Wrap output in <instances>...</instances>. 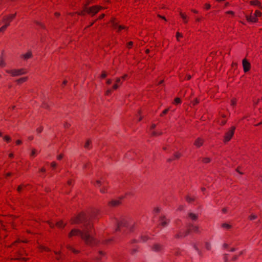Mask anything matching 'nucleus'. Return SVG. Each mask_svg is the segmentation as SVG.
<instances>
[{"instance_id":"nucleus-1","label":"nucleus","mask_w":262,"mask_h":262,"mask_svg":"<svg viewBox=\"0 0 262 262\" xmlns=\"http://www.w3.org/2000/svg\"><path fill=\"white\" fill-rule=\"evenodd\" d=\"M94 230L92 224H86L83 225L82 230L78 229H73L68 234L71 238L74 236H80L81 239L86 245L94 246L97 244V241L94 237Z\"/></svg>"},{"instance_id":"nucleus-2","label":"nucleus","mask_w":262,"mask_h":262,"mask_svg":"<svg viewBox=\"0 0 262 262\" xmlns=\"http://www.w3.org/2000/svg\"><path fill=\"white\" fill-rule=\"evenodd\" d=\"M16 16V13L9 14L4 16L0 18V34H3L10 25V23L13 21Z\"/></svg>"},{"instance_id":"nucleus-3","label":"nucleus","mask_w":262,"mask_h":262,"mask_svg":"<svg viewBox=\"0 0 262 262\" xmlns=\"http://www.w3.org/2000/svg\"><path fill=\"white\" fill-rule=\"evenodd\" d=\"M86 217L85 214L84 212H81L71 218L70 223L71 224H79L83 223H84V225L88 223L91 224L90 222L87 223L86 222Z\"/></svg>"},{"instance_id":"nucleus-4","label":"nucleus","mask_w":262,"mask_h":262,"mask_svg":"<svg viewBox=\"0 0 262 262\" xmlns=\"http://www.w3.org/2000/svg\"><path fill=\"white\" fill-rule=\"evenodd\" d=\"M5 71L13 77L23 75L28 73V70L25 68L7 69Z\"/></svg>"},{"instance_id":"nucleus-5","label":"nucleus","mask_w":262,"mask_h":262,"mask_svg":"<svg viewBox=\"0 0 262 262\" xmlns=\"http://www.w3.org/2000/svg\"><path fill=\"white\" fill-rule=\"evenodd\" d=\"M235 129L236 127L234 126H232L230 127L227 132H225L223 137L224 143H226L231 140L234 134Z\"/></svg>"},{"instance_id":"nucleus-6","label":"nucleus","mask_w":262,"mask_h":262,"mask_svg":"<svg viewBox=\"0 0 262 262\" xmlns=\"http://www.w3.org/2000/svg\"><path fill=\"white\" fill-rule=\"evenodd\" d=\"M94 185L95 186L98 187L102 186V187L100 189V191L101 193H104L107 192V183L104 181H102L101 180H97L95 182Z\"/></svg>"},{"instance_id":"nucleus-7","label":"nucleus","mask_w":262,"mask_h":262,"mask_svg":"<svg viewBox=\"0 0 262 262\" xmlns=\"http://www.w3.org/2000/svg\"><path fill=\"white\" fill-rule=\"evenodd\" d=\"M111 24L112 25L114 29L116 30L117 32H121L123 30H126L127 27L125 26L119 25L118 21L116 18H113L111 20Z\"/></svg>"},{"instance_id":"nucleus-8","label":"nucleus","mask_w":262,"mask_h":262,"mask_svg":"<svg viewBox=\"0 0 262 262\" xmlns=\"http://www.w3.org/2000/svg\"><path fill=\"white\" fill-rule=\"evenodd\" d=\"M103 8L101 6L96 5L91 7H88V14H91L92 16L97 13L100 10L103 9Z\"/></svg>"},{"instance_id":"nucleus-9","label":"nucleus","mask_w":262,"mask_h":262,"mask_svg":"<svg viewBox=\"0 0 262 262\" xmlns=\"http://www.w3.org/2000/svg\"><path fill=\"white\" fill-rule=\"evenodd\" d=\"M188 232L186 233L184 235H181L180 236V237L185 236L187 234H188L189 232H194V233H200L201 232V229H200V228L198 226H196V225L189 226L188 228Z\"/></svg>"},{"instance_id":"nucleus-10","label":"nucleus","mask_w":262,"mask_h":262,"mask_svg":"<svg viewBox=\"0 0 262 262\" xmlns=\"http://www.w3.org/2000/svg\"><path fill=\"white\" fill-rule=\"evenodd\" d=\"M243 70L245 73L248 72L251 69L250 63L246 59H244L242 61Z\"/></svg>"},{"instance_id":"nucleus-11","label":"nucleus","mask_w":262,"mask_h":262,"mask_svg":"<svg viewBox=\"0 0 262 262\" xmlns=\"http://www.w3.org/2000/svg\"><path fill=\"white\" fill-rule=\"evenodd\" d=\"M89 5V2L87 3V4H84L82 7V10L79 12H76L75 13L71 14V15L73 16L74 14H77L79 15H85L86 13L88 14V7L87 6Z\"/></svg>"},{"instance_id":"nucleus-12","label":"nucleus","mask_w":262,"mask_h":262,"mask_svg":"<svg viewBox=\"0 0 262 262\" xmlns=\"http://www.w3.org/2000/svg\"><path fill=\"white\" fill-rule=\"evenodd\" d=\"M17 256L13 258L14 259L23 260L24 261H26L27 260V258L21 257V256H23L25 253V251L24 250V248L20 249L19 250H18L17 251Z\"/></svg>"},{"instance_id":"nucleus-13","label":"nucleus","mask_w":262,"mask_h":262,"mask_svg":"<svg viewBox=\"0 0 262 262\" xmlns=\"http://www.w3.org/2000/svg\"><path fill=\"white\" fill-rule=\"evenodd\" d=\"M122 84L121 78L117 77L115 79V83L113 85L114 90H117Z\"/></svg>"},{"instance_id":"nucleus-14","label":"nucleus","mask_w":262,"mask_h":262,"mask_svg":"<svg viewBox=\"0 0 262 262\" xmlns=\"http://www.w3.org/2000/svg\"><path fill=\"white\" fill-rule=\"evenodd\" d=\"M204 142V140L203 138H198L194 142V145L197 147L199 148L202 146Z\"/></svg>"},{"instance_id":"nucleus-15","label":"nucleus","mask_w":262,"mask_h":262,"mask_svg":"<svg viewBox=\"0 0 262 262\" xmlns=\"http://www.w3.org/2000/svg\"><path fill=\"white\" fill-rule=\"evenodd\" d=\"M100 211L97 209H94L91 214V218L92 219H97L98 216L100 215Z\"/></svg>"},{"instance_id":"nucleus-16","label":"nucleus","mask_w":262,"mask_h":262,"mask_svg":"<svg viewBox=\"0 0 262 262\" xmlns=\"http://www.w3.org/2000/svg\"><path fill=\"white\" fill-rule=\"evenodd\" d=\"M246 17L247 21L249 22L256 23L258 21V19L256 18L254 15H252L251 14L250 15H247Z\"/></svg>"},{"instance_id":"nucleus-17","label":"nucleus","mask_w":262,"mask_h":262,"mask_svg":"<svg viewBox=\"0 0 262 262\" xmlns=\"http://www.w3.org/2000/svg\"><path fill=\"white\" fill-rule=\"evenodd\" d=\"M169 223V220L165 217H161L159 220V224L162 226L164 227L166 226Z\"/></svg>"},{"instance_id":"nucleus-18","label":"nucleus","mask_w":262,"mask_h":262,"mask_svg":"<svg viewBox=\"0 0 262 262\" xmlns=\"http://www.w3.org/2000/svg\"><path fill=\"white\" fill-rule=\"evenodd\" d=\"M32 54L31 51H28L25 54H23L21 55V58L24 59V60H28L32 57Z\"/></svg>"},{"instance_id":"nucleus-19","label":"nucleus","mask_w":262,"mask_h":262,"mask_svg":"<svg viewBox=\"0 0 262 262\" xmlns=\"http://www.w3.org/2000/svg\"><path fill=\"white\" fill-rule=\"evenodd\" d=\"M120 204H121L120 201L117 200H112L111 201L109 202L108 204L110 206L116 207V206H118V205H119Z\"/></svg>"},{"instance_id":"nucleus-20","label":"nucleus","mask_w":262,"mask_h":262,"mask_svg":"<svg viewBox=\"0 0 262 262\" xmlns=\"http://www.w3.org/2000/svg\"><path fill=\"white\" fill-rule=\"evenodd\" d=\"M181 157V153L179 152H175L172 157L171 158H170L168 160V161L169 162H170L172 160H176V159H179L180 157Z\"/></svg>"},{"instance_id":"nucleus-21","label":"nucleus","mask_w":262,"mask_h":262,"mask_svg":"<svg viewBox=\"0 0 262 262\" xmlns=\"http://www.w3.org/2000/svg\"><path fill=\"white\" fill-rule=\"evenodd\" d=\"M28 79V77H21L20 78H19L18 79H17L15 82L18 84H22L23 83L27 81Z\"/></svg>"},{"instance_id":"nucleus-22","label":"nucleus","mask_w":262,"mask_h":262,"mask_svg":"<svg viewBox=\"0 0 262 262\" xmlns=\"http://www.w3.org/2000/svg\"><path fill=\"white\" fill-rule=\"evenodd\" d=\"M180 15L181 18L183 19V22L185 24H187L188 23V17L187 15L185 13H182V12H180Z\"/></svg>"},{"instance_id":"nucleus-23","label":"nucleus","mask_w":262,"mask_h":262,"mask_svg":"<svg viewBox=\"0 0 262 262\" xmlns=\"http://www.w3.org/2000/svg\"><path fill=\"white\" fill-rule=\"evenodd\" d=\"M188 217L192 220V221H196L198 219V216L197 214L193 213H189L188 214Z\"/></svg>"},{"instance_id":"nucleus-24","label":"nucleus","mask_w":262,"mask_h":262,"mask_svg":"<svg viewBox=\"0 0 262 262\" xmlns=\"http://www.w3.org/2000/svg\"><path fill=\"white\" fill-rule=\"evenodd\" d=\"M67 248L68 250L72 251V252L74 253V254H77L79 252V251L75 249L72 246H70V245H67Z\"/></svg>"},{"instance_id":"nucleus-25","label":"nucleus","mask_w":262,"mask_h":262,"mask_svg":"<svg viewBox=\"0 0 262 262\" xmlns=\"http://www.w3.org/2000/svg\"><path fill=\"white\" fill-rule=\"evenodd\" d=\"M250 4L252 6H256L258 7L261 6V4L260 2L257 0L251 1L250 2Z\"/></svg>"},{"instance_id":"nucleus-26","label":"nucleus","mask_w":262,"mask_h":262,"mask_svg":"<svg viewBox=\"0 0 262 262\" xmlns=\"http://www.w3.org/2000/svg\"><path fill=\"white\" fill-rule=\"evenodd\" d=\"M27 241L25 240V241H20L19 239H18V240H16V241H15L13 244L11 246V247H13V246H16V247H18V245L20 243H27Z\"/></svg>"},{"instance_id":"nucleus-27","label":"nucleus","mask_w":262,"mask_h":262,"mask_svg":"<svg viewBox=\"0 0 262 262\" xmlns=\"http://www.w3.org/2000/svg\"><path fill=\"white\" fill-rule=\"evenodd\" d=\"M152 249L155 251H159L162 249V246L159 244H156L153 246Z\"/></svg>"},{"instance_id":"nucleus-28","label":"nucleus","mask_w":262,"mask_h":262,"mask_svg":"<svg viewBox=\"0 0 262 262\" xmlns=\"http://www.w3.org/2000/svg\"><path fill=\"white\" fill-rule=\"evenodd\" d=\"M91 143H92V142L90 140H88L85 144H84V148H86V149H90L91 148Z\"/></svg>"},{"instance_id":"nucleus-29","label":"nucleus","mask_w":262,"mask_h":262,"mask_svg":"<svg viewBox=\"0 0 262 262\" xmlns=\"http://www.w3.org/2000/svg\"><path fill=\"white\" fill-rule=\"evenodd\" d=\"M221 227L226 230H229L231 228V225L227 223H223L222 224Z\"/></svg>"},{"instance_id":"nucleus-30","label":"nucleus","mask_w":262,"mask_h":262,"mask_svg":"<svg viewBox=\"0 0 262 262\" xmlns=\"http://www.w3.org/2000/svg\"><path fill=\"white\" fill-rule=\"evenodd\" d=\"M202 162L204 164H207L211 162V159L209 157H204L202 159Z\"/></svg>"},{"instance_id":"nucleus-31","label":"nucleus","mask_w":262,"mask_h":262,"mask_svg":"<svg viewBox=\"0 0 262 262\" xmlns=\"http://www.w3.org/2000/svg\"><path fill=\"white\" fill-rule=\"evenodd\" d=\"M56 226L59 228H62L65 226V224H63L62 221H60L56 223Z\"/></svg>"},{"instance_id":"nucleus-32","label":"nucleus","mask_w":262,"mask_h":262,"mask_svg":"<svg viewBox=\"0 0 262 262\" xmlns=\"http://www.w3.org/2000/svg\"><path fill=\"white\" fill-rule=\"evenodd\" d=\"M218 122L221 125H224L227 122V120L226 119L220 118L219 119Z\"/></svg>"},{"instance_id":"nucleus-33","label":"nucleus","mask_w":262,"mask_h":262,"mask_svg":"<svg viewBox=\"0 0 262 262\" xmlns=\"http://www.w3.org/2000/svg\"><path fill=\"white\" fill-rule=\"evenodd\" d=\"M6 66V63L3 57L0 58V67L4 68Z\"/></svg>"},{"instance_id":"nucleus-34","label":"nucleus","mask_w":262,"mask_h":262,"mask_svg":"<svg viewBox=\"0 0 262 262\" xmlns=\"http://www.w3.org/2000/svg\"><path fill=\"white\" fill-rule=\"evenodd\" d=\"M39 249L41 251H47V252L51 251V250L49 248L43 246H40Z\"/></svg>"},{"instance_id":"nucleus-35","label":"nucleus","mask_w":262,"mask_h":262,"mask_svg":"<svg viewBox=\"0 0 262 262\" xmlns=\"http://www.w3.org/2000/svg\"><path fill=\"white\" fill-rule=\"evenodd\" d=\"M186 200L188 203H191V202L194 201V198H192V197H191L190 196H187L186 198Z\"/></svg>"},{"instance_id":"nucleus-36","label":"nucleus","mask_w":262,"mask_h":262,"mask_svg":"<svg viewBox=\"0 0 262 262\" xmlns=\"http://www.w3.org/2000/svg\"><path fill=\"white\" fill-rule=\"evenodd\" d=\"M237 104V100L235 98H232L231 100L230 104L232 106H235Z\"/></svg>"},{"instance_id":"nucleus-37","label":"nucleus","mask_w":262,"mask_h":262,"mask_svg":"<svg viewBox=\"0 0 262 262\" xmlns=\"http://www.w3.org/2000/svg\"><path fill=\"white\" fill-rule=\"evenodd\" d=\"M151 135L152 136H158L159 135H161L162 134V133L160 132H157L155 131H152L151 132Z\"/></svg>"},{"instance_id":"nucleus-38","label":"nucleus","mask_w":262,"mask_h":262,"mask_svg":"<svg viewBox=\"0 0 262 262\" xmlns=\"http://www.w3.org/2000/svg\"><path fill=\"white\" fill-rule=\"evenodd\" d=\"M254 15L256 18H257V17H260L261 16V12L259 10H256Z\"/></svg>"},{"instance_id":"nucleus-39","label":"nucleus","mask_w":262,"mask_h":262,"mask_svg":"<svg viewBox=\"0 0 262 262\" xmlns=\"http://www.w3.org/2000/svg\"><path fill=\"white\" fill-rule=\"evenodd\" d=\"M257 217V215L254 214H252L249 216V219L251 221L254 220Z\"/></svg>"},{"instance_id":"nucleus-40","label":"nucleus","mask_w":262,"mask_h":262,"mask_svg":"<svg viewBox=\"0 0 262 262\" xmlns=\"http://www.w3.org/2000/svg\"><path fill=\"white\" fill-rule=\"evenodd\" d=\"M54 253L56 255V259L58 260H59L61 258V257H60L61 251L57 252V251H55Z\"/></svg>"},{"instance_id":"nucleus-41","label":"nucleus","mask_w":262,"mask_h":262,"mask_svg":"<svg viewBox=\"0 0 262 262\" xmlns=\"http://www.w3.org/2000/svg\"><path fill=\"white\" fill-rule=\"evenodd\" d=\"M126 221L121 222V223H119V224H118V229H120V228L122 226H126Z\"/></svg>"},{"instance_id":"nucleus-42","label":"nucleus","mask_w":262,"mask_h":262,"mask_svg":"<svg viewBox=\"0 0 262 262\" xmlns=\"http://www.w3.org/2000/svg\"><path fill=\"white\" fill-rule=\"evenodd\" d=\"M113 90H114L113 89V88L109 89L107 90V91L105 93V95H106V96L110 95L112 94Z\"/></svg>"},{"instance_id":"nucleus-43","label":"nucleus","mask_w":262,"mask_h":262,"mask_svg":"<svg viewBox=\"0 0 262 262\" xmlns=\"http://www.w3.org/2000/svg\"><path fill=\"white\" fill-rule=\"evenodd\" d=\"M174 103L175 104H178L181 103V100L179 98H176L174 100Z\"/></svg>"},{"instance_id":"nucleus-44","label":"nucleus","mask_w":262,"mask_h":262,"mask_svg":"<svg viewBox=\"0 0 262 262\" xmlns=\"http://www.w3.org/2000/svg\"><path fill=\"white\" fill-rule=\"evenodd\" d=\"M4 140L9 143L11 141V138L9 136H5L3 138Z\"/></svg>"},{"instance_id":"nucleus-45","label":"nucleus","mask_w":262,"mask_h":262,"mask_svg":"<svg viewBox=\"0 0 262 262\" xmlns=\"http://www.w3.org/2000/svg\"><path fill=\"white\" fill-rule=\"evenodd\" d=\"M25 187V186L24 185H19L18 188H17V191L20 192H21L23 189Z\"/></svg>"},{"instance_id":"nucleus-46","label":"nucleus","mask_w":262,"mask_h":262,"mask_svg":"<svg viewBox=\"0 0 262 262\" xmlns=\"http://www.w3.org/2000/svg\"><path fill=\"white\" fill-rule=\"evenodd\" d=\"M168 111H169L168 108L165 109L163 111V112L161 114L160 116H163L164 115H166L168 113Z\"/></svg>"},{"instance_id":"nucleus-47","label":"nucleus","mask_w":262,"mask_h":262,"mask_svg":"<svg viewBox=\"0 0 262 262\" xmlns=\"http://www.w3.org/2000/svg\"><path fill=\"white\" fill-rule=\"evenodd\" d=\"M43 130V127L42 126H39L36 129V132L38 134L41 133Z\"/></svg>"},{"instance_id":"nucleus-48","label":"nucleus","mask_w":262,"mask_h":262,"mask_svg":"<svg viewBox=\"0 0 262 262\" xmlns=\"http://www.w3.org/2000/svg\"><path fill=\"white\" fill-rule=\"evenodd\" d=\"M133 41H129L127 43V47L128 48V49H130L132 48L133 46Z\"/></svg>"},{"instance_id":"nucleus-49","label":"nucleus","mask_w":262,"mask_h":262,"mask_svg":"<svg viewBox=\"0 0 262 262\" xmlns=\"http://www.w3.org/2000/svg\"><path fill=\"white\" fill-rule=\"evenodd\" d=\"M36 149H33L32 150V151H31V155L30 156L31 157H35L36 156Z\"/></svg>"},{"instance_id":"nucleus-50","label":"nucleus","mask_w":262,"mask_h":262,"mask_svg":"<svg viewBox=\"0 0 262 262\" xmlns=\"http://www.w3.org/2000/svg\"><path fill=\"white\" fill-rule=\"evenodd\" d=\"M182 37V35L181 34H180L179 32H177V34H176V37H177V39L178 41H179V38L180 37Z\"/></svg>"},{"instance_id":"nucleus-51","label":"nucleus","mask_w":262,"mask_h":262,"mask_svg":"<svg viewBox=\"0 0 262 262\" xmlns=\"http://www.w3.org/2000/svg\"><path fill=\"white\" fill-rule=\"evenodd\" d=\"M99 257L96 258L97 259L99 260L101 259V257L104 255V253L102 251L99 252Z\"/></svg>"},{"instance_id":"nucleus-52","label":"nucleus","mask_w":262,"mask_h":262,"mask_svg":"<svg viewBox=\"0 0 262 262\" xmlns=\"http://www.w3.org/2000/svg\"><path fill=\"white\" fill-rule=\"evenodd\" d=\"M205 247H206V248L207 249V250H210L211 249V245L209 244V243H206L205 244Z\"/></svg>"},{"instance_id":"nucleus-53","label":"nucleus","mask_w":262,"mask_h":262,"mask_svg":"<svg viewBox=\"0 0 262 262\" xmlns=\"http://www.w3.org/2000/svg\"><path fill=\"white\" fill-rule=\"evenodd\" d=\"M128 77V75L127 74H124V75H123L122 77H121V80H125L126 79V78Z\"/></svg>"},{"instance_id":"nucleus-54","label":"nucleus","mask_w":262,"mask_h":262,"mask_svg":"<svg viewBox=\"0 0 262 262\" xmlns=\"http://www.w3.org/2000/svg\"><path fill=\"white\" fill-rule=\"evenodd\" d=\"M211 7V5L209 4H205V9L206 10H209Z\"/></svg>"},{"instance_id":"nucleus-55","label":"nucleus","mask_w":262,"mask_h":262,"mask_svg":"<svg viewBox=\"0 0 262 262\" xmlns=\"http://www.w3.org/2000/svg\"><path fill=\"white\" fill-rule=\"evenodd\" d=\"M134 225L133 222H130L129 224H127V227L131 229L132 227Z\"/></svg>"},{"instance_id":"nucleus-56","label":"nucleus","mask_w":262,"mask_h":262,"mask_svg":"<svg viewBox=\"0 0 262 262\" xmlns=\"http://www.w3.org/2000/svg\"><path fill=\"white\" fill-rule=\"evenodd\" d=\"M107 76V74L105 72L103 71L102 72V74H101V77L102 78H104L106 77Z\"/></svg>"},{"instance_id":"nucleus-57","label":"nucleus","mask_w":262,"mask_h":262,"mask_svg":"<svg viewBox=\"0 0 262 262\" xmlns=\"http://www.w3.org/2000/svg\"><path fill=\"white\" fill-rule=\"evenodd\" d=\"M63 155L62 154H60L59 155H58L57 156V159L58 160H60L62 159L63 158Z\"/></svg>"},{"instance_id":"nucleus-58","label":"nucleus","mask_w":262,"mask_h":262,"mask_svg":"<svg viewBox=\"0 0 262 262\" xmlns=\"http://www.w3.org/2000/svg\"><path fill=\"white\" fill-rule=\"evenodd\" d=\"M51 166L52 167L55 168L57 166V164H56V163L55 162H52L51 163Z\"/></svg>"},{"instance_id":"nucleus-59","label":"nucleus","mask_w":262,"mask_h":262,"mask_svg":"<svg viewBox=\"0 0 262 262\" xmlns=\"http://www.w3.org/2000/svg\"><path fill=\"white\" fill-rule=\"evenodd\" d=\"M112 80L111 79H107L106 81V83L108 85H110L112 83Z\"/></svg>"},{"instance_id":"nucleus-60","label":"nucleus","mask_w":262,"mask_h":262,"mask_svg":"<svg viewBox=\"0 0 262 262\" xmlns=\"http://www.w3.org/2000/svg\"><path fill=\"white\" fill-rule=\"evenodd\" d=\"M48 224H49V225L50 226V227H51V228H53L54 227V224L52 222H51L50 221H48Z\"/></svg>"},{"instance_id":"nucleus-61","label":"nucleus","mask_w":262,"mask_h":262,"mask_svg":"<svg viewBox=\"0 0 262 262\" xmlns=\"http://www.w3.org/2000/svg\"><path fill=\"white\" fill-rule=\"evenodd\" d=\"M226 14H231L232 15H234V12L232 11H228L226 12Z\"/></svg>"},{"instance_id":"nucleus-62","label":"nucleus","mask_w":262,"mask_h":262,"mask_svg":"<svg viewBox=\"0 0 262 262\" xmlns=\"http://www.w3.org/2000/svg\"><path fill=\"white\" fill-rule=\"evenodd\" d=\"M191 75H187L185 78V79L189 80L191 79Z\"/></svg>"},{"instance_id":"nucleus-63","label":"nucleus","mask_w":262,"mask_h":262,"mask_svg":"<svg viewBox=\"0 0 262 262\" xmlns=\"http://www.w3.org/2000/svg\"><path fill=\"white\" fill-rule=\"evenodd\" d=\"M224 259L225 262H227V260H228V255L227 254L224 255Z\"/></svg>"},{"instance_id":"nucleus-64","label":"nucleus","mask_w":262,"mask_h":262,"mask_svg":"<svg viewBox=\"0 0 262 262\" xmlns=\"http://www.w3.org/2000/svg\"><path fill=\"white\" fill-rule=\"evenodd\" d=\"M222 211L223 213H226L227 212V208H224L222 209Z\"/></svg>"}]
</instances>
